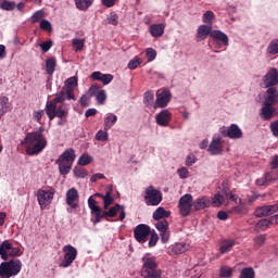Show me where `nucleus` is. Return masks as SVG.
Masks as SVG:
<instances>
[{
	"instance_id": "nucleus-1",
	"label": "nucleus",
	"mask_w": 278,
	"mask_h": 278,
	"mask_svg": "<svg viewBox=\"0 0 278 278\" xmlns=\"http://www.w3.org/2000/svg\"><path fill=\"white\" fill-rule=\"evenodd\" d=\"M66 100V93L60 91L55 97L46 103L45 112L49 121L53 118H68V109H65L63 105L58 106V103H64Z\"/></svg>"
},
{
	"instance_id": "nucleus-2",
	"label": "nucleus",
	"mask_w": 278,
	"mask_h": 278,
	"mask_svg": "<svg viewBox=\"0 0 278 278\" xmlns=\"http://www.w3.org/2000/svg\"><path fill=\"white\" fill-rule=\"evenodd\" d=\"M22 144H26L27 155H38V153H42L47 149V138L40 131L29 132Z\"/></svg>"
},
{
	"instance_id": "nucleus-3",
	"label": "nucleus",
	"mask_w": 278,
	"mask_h": 278,
	"mask_svg": "<svg viewBox=\"0 0 278 278\" xmlns=\"http://www.w3.org/2000/svg\"><path fill=\"white\" fill-rule=\"evenodd\" d=\"M277 88L267 89V97L265 98L264 106L261 110V116L263 121H270L277 110L273 106L277 103Z\"/></svg>"
},
{
	"instance_id": "nucleus-4",
	"label": "nucleus",
	"mask_w": 278,
	"mask_h": 278,
	"mask_svg": "<svg viewBox=\"0 0 278 278\" xmlns=\"http://www.w3.org/2000/svg\"><path fill=\"white\" fill-rule=\"evenodd\" d=\"M75 150L67 149L65 150L56 160V164L59 166L60 175H68L71 173V168H73V164L75 162Z\"/></svg>"
},
{
	"instance_id": "nucleus-5",
	"label": "nucleus",
	"mask_w": 278,
	"mask_h": 278,
	"mask_svg": "<svg viewBox=\"0 0 278 278\" xmlns=\"http://www.w3.org/2000/svg\"><path fill=\"white\" fill-rule=\"evenodd\" d=\"M23 268V263L21 260H11L9 262H2L0 264V278H11L16 277L21 269Z\"/></svg>"
},
{
	"instance_id": "nucleus-6",
	"label": "nucleus",
	"mask_w": 278,
	"mask_h": 278,
	"mask_svg": "<svg viewBox=\"0 0 278 278\" xmlns=\"http://www.w3.org/2000/svg\"><path fill=\"white\" fill-rule=\"evenodd\" d=\"M162 191L155 189L153 186H149L146 189L144 201L147 205L157 206L162 203Z\"/></svg>"
},
{
	"instance_id": "nucleus-7",
	"label": "nucleus",
	"mask_w": 278,
	"mask_h": 278,
	"mask_svg": "<svg viewBox=\"0 0 278 278\" xmlns=\"http://www.w3.org/2000/svg\"><path fill=\"white\" fill-rule=\"evenodd\" d=\"M53 197H55V189L53 188H50L49 190L39 189L37 191V201L41 210H45V207L51 205Z\"/></svg>"
},
{
	"instance_id": "nucleus-8",
	"label": "nucleus",
	"mask_w": 278,
	"mask_h": 278,
	"mask_svg": "<svg viewBox=\"0 0 278 278\" xmlns=\"http://www.w3.org/2000/svg\"><path fill=\"white\" fill-rule=\"evenodd\" d=\"M63 261L61 263V268H68V266L73 265V262L77 260V250L75 247L67 244L63 248Z\"/></svg>"
},
{
	"instance_id": "nucleus-9",
	"label": "nucleus",
	"mask_w": 278,
	"mask_h": 278,
	"mask_svg": "<svg viewBox=\"0 0 278 278\" xmlns=\"http://www.w3.org/2000/svg\"><path fill=\"white\" fill-rule=\"evenodd\" d=\"M150 233L151 227H149L147 224H139L134 229L135 240H137V242H139L140 244H144V242H147Z\"/></svg>"
},
{
	"instance_id": "nucleus-10",
	"label": "nucleus",
	"mask_w": 278,
	"mask_h": 278,
	"mask_svg": "<svg viewBox=\"0 0 278 278\" xmlns=\"http://www.w3.org/2000/svg\"><path fill=\"white\" fill-rule=\"evenodd\" d=\"M220 134L230 140H240L243 136L242 129L237 124H231L228 128H220Z\"/></svg>"
},
{
	"instance_id": "nucleus-11",
	"label": "nucleus",
	"mask_w": 278,
	"mask_h": 278,
	"mask_svg": "<svg viewBox=\"0 0 278 278\" xmlns=\"http://www.w3.org/2000/svg\"><path fill=\"white\" fill-rule=\"evenodd\" d=\"M178 207L181 216H190L192 212V194H185L179 199Z\"/></svg>"
},
{
	"instance_id": "nucleus-12",
	"label": "nucleus",
	"mask_w": 278,
	"mask_h": 278,
	"mask_svg": "<svg viewBox=\"0 0 278 278\" xmlns=\"http://www.w3.org/2000/svg\"><path fill=\"white\" fill-rule=\"evenodd\" d=\"M142 275L149 274V273H160L161 270L157 269V262L155 261V256H151L149 254H146L142 257Z\"/></svg>"
},
{
	"instance_id": "nucleus-13",
	"label": "nucleus",
	"mask_w": 278,
	"mask_h": 278,
	"mask_svg": "<svg viewBox=\"0 0 278 278\" xmlns=\"http://www.w3.org/2000/svg\"><path fill=\"white\" fill-rule=\"evenodd\" d=\"M263 81L265 84V88H275L278 84V70L273 67L270 68L267 74L264 76Z\"/></svg>"
},
{
	"instance_id": "nucleus-14",
	"label": "nucleus",
	"mask_w": 278,
	"mask_h": 278,
	"mask_svg": "<svg viewBox=\"0 0 278 278\" xmlns=\"http://www.w3.org/2000/svg\"><path fill=\"white\" fill-rule=\"evenodd\" d=\"M278 212V204H271V205H264L260 206L254 211V216L257 218H262L264 216H273V214H277Z\"/></svg>"
},
{
	"instance_id": "nucleus-15",
	"label": "nucleus",
	"mask_w": 278,
	"mask_h": 278,
	"mask_svg": "<svg viewBox=\"0 0 278 278\" xmlns=\"http://www.w3.org/2000/svg\"><path fill=\"white\" fill-rule=\"evenodd\" d=\"M75 88H77V76H73L65 81V90L63 89L65 99L75 101V94L73 93L75 92Z\"/></svg>"
},
{
	"instance_id": "nucleus-16",
	"label": "nucleus",
	"mask_w": 278,
	"mask_h": 278,
	"mask_svg": "<svg viewBox=\"0 0 278 278\" xmlns=\"http://www.w3.org/2000/svg\"><path fill=\"white\" fill-rule=\"evenodd\" d=\"M278 173L275 168H271L270 172L265 173L262 178L256 179V186H270L273 181H277Z\"/></svg>"
},
{
	"instance_id": "nucleus-17",
	"label": "nucleus",
	"mask_w": 278,
	"mask_h": 278,
	"mask_svg": "<svg viewBox=\"0 0 278 278\" xmlns=\"http://www.w3.org/2000/svg\"><path fill=\"white\" fill-rule=\"evenodd\" d=\"M172 94L170 91L165 89L161 93L156 94L154 108H166L170 103Z\"/></svg>"
},
{
	"instance_id": "nucleus-18",
	"label": "nucleus",
	"mask_w": 278,
	"mask_h": 278,
	"mask_svg": "<svg viewBox=\"0 0 278 278\" xmlns=\"http://www.w3.org/2000/svg\"><path fill=\"white\" fill-rule=\"evenodd\" d=\"M207 151L211 155H220L223 153V139L214 137Z\"/></svg>"
},
{
	"instance_id": "nucleus-19",
	"label": "nucleus",
	"mask_w": 278,
	"mask_h": 278,
	"mask_svg": "<svg viewBox=\"0 0 278 278\" xmlns=\"http://www.w3.org/2000/svg\"><path fill=\"white\" fill-rule=\"evenodd\" d=\"M77 199H79V192L77 189L72 188L66 192V203L72 210H77Z\"/></svg>"
},
{
	"instance_id": "nucleus-20",
	"label": "nucleus",
	"mask_w": 278,
	"mask_h": 278,
	"mask_svg": "<svg viewBox=\"0 0 278 278\" xmlns=\"http://www.w3.org/2000/svg\"><path fill=\"white\" fill-rule=\"evenodd\" d=\"M91 79H94L96 81H102V84H104V86H108V84H112L114 76L112 74H103L101 72H93L91 74Z\"/></svg>"
},
{
	"instance_id": "nucleus-21",
	"label": "nucleus",
	"mask_w": 278,
	"mask_h": 278,
	"mask_svg": "<svg viewBox=\"0 0 278 278\" xmlns=\"http://www.w3.org/2000/svg\"><path fill=\"white\" fill-rule=\"evenodd\" d=\"M89 93L91 97H96L100 105H103V103H105V100L108 99V96L105 94V90H99L97 86H92L89 89Z\"/></svg>"
},
{
	"instance_id": "nucleus-22",
	"label": "nucleus",
	"mask_w": 278,
	"mask_h": 278,
	"mask_svg": "<svg viewBox=\"0 0 278 278\" xmlns=\"http://www.w3.org/2000/svg\"><path fill=\"white\" fill-rule=\"evenodd\" d=\"M164 29H166V25L163 23L152 24L149 27V31L152 38H162V36H164Z\"/></svg>"
},
{
	"instance_id": "nucleus-23",
	"label": "nucleus",
	"mask_w": 278,
	"mask_h": 278,
	"mask_svg": "<svg viewBox=\"0 0 278 278\" xmlns=\"http://www.w3.org/2000/svg\"><path fill=\"white\" fill-rule=\"evenodd\" d=\"M212 205V201L207 197H202L197 199L193 202V208L195 212H201V210H205Z\"/></svg>"
},
{
	"instance_id": "nucleus-24",
	"label": "nucleus",
	"mask_w": 278,
	"mask_h": 278,
	"mask_svg": "<svg viewBox=\"0 0 278 278\" xmlns=\"http://www.w3.org/2000/svg\"><path fill=\"white\" fill-rule=\"evenodd\" d=\"M156 123L161 127H167L168 123H170V112L168 110H163L156 115Z\"/></svg>"
},
{
	"instance_id": "nucleus-25",
	"label": "nucleus",
	"mask_w": 278,
	"mask_h": 278,
	"mask_svg": "<svg viewBox=\"0 0 278 278\" xmlns=\"http://www.w3.org/2000/svg\"><path fill=\"white\" fill-rule=\"evenodd\" d=\"M8 112H12V102L10 98L2 96L0 97V117L8 114Z\"/></svg>"
},
{
	"instance_id": "nucleus-26",
	"label": "nucleus",
	"mask_w": 278,
	"mask_h": 278,
	"mask_svg": "<svg viewBox=\"0 0 278 278\" xmlns=\"http://www.w3.org/2000/svg\"><path fill=\"white\" fill-rule=\"evenodd\" d=\"M154 220H164L165 218H170V211H166L163 206L157 207L152 215Z\"/></svg>"
},
{
	"instance_id": "nucleus-27",
	"label": "nucleus",
	"mask_w": 278,
	"mask_h": 278,
	"mask_svg": "<svg viewBox=\"0 0 278 278\" xmlns=\"http://www.w3.org/2000/svg\"><path fill=\"white\" fill-rule=\"evenodd\" d=\"M10 249H12V243L10 242V240H4V241L0 244V257H1V260H3L4 262H8Z\"/></svg>"
},
{
	"instance_id": "nucleus-28",
	"label": "nucleus",
	"mask_w": 278,
	"mask_h": 278,
	"mask_svg": "<svg viewBox=\"0 0 278 278\" xmlns=\"http://www.w3.org/2000/svg\"><path fill=\"white\" fill-rule=\"evenodd\" d=\"M211 37L214 40H219V42H223V45H225V47H227L229 45V37L220 30H213L211 33Z\"/></svg>"
},
{
	"instance_id": "nucleus-29",
	"label": "nucleus",
	"mask_w": 278,
	"mask_h": 278,
	"mask_svg": "<svg viewBox=\"0 0 278 278\" xmlns=\"http://www.w3.org/2000/svg\"><path fill=\"white\" fill-rule=\"evenodd\" d=\"M233 247H236V241L233 239L224 240L220 243L219 251L222 254L229 253Z\"/></svg>"
},
{
	"instance_id": "nucleus-30",
	"label": "nucleus",
	"mask_w": 278,
	"mask_h": 278,
	"mask_svg": "<svg viewBox=\"0 0 278 278\" xmlns=\"http://www.w3.org/2000/svg\"><path fill=\"white\" fill-rule=\"evenodd\" d=\"M212 26L211 25H201L198 28V38L201 40H205L208 34H212Z\"/></svg>"
},
{
	"instance_id": "nucleus-31",
	"label": "nucleus",
	"mask_w": 278,
	"mask_h": 278,
	"mask_svg": "<svg viewBox=\"0 0 278 278\" xmlns=\"http://www.w3.org/2000/svg\"><path fill=\"white\" fill-rule=\"evenodd\" d=\"M94 3V0H75L77 10L86 12Z\"/></svg>"
},
{
	"instance_id": "nucleus-32",
	"label": "nucleus",
	"mask_w": 278,
	"mask_h": 278,
	"mask_svg": "<svg viewBox=\"0 0 278 278\" xmlns=\"http://www.w3.org/2000/svg\"><path fill=\"white\" fill-rule=\"evenodd\" d=\"M55 66H58L55 58L47 59L46 60V72H47V75H53V73H55Z\"/></svg>"
},
{
	"instance_id": "nucleus-33",
	"label": "nucleus",
	"mask_w": 278,
	"mask_h": 278,
	"mask_svg": "<svg viewBox=\"0 0 278 278\" xmlns=\"http://www.w3.org/2000/svg\"><path fill=\"white\" fill-rule=\"evenodd\" d=\"M116 121H118V117L115 114H110L104 118V129L108 131L109 129H112L114 125H116Z\"/></svg>"
},
{
	"instance_id": "nucleus-34",
	"label": "nucleus",
	"mask_w": 278,
	"mask_h": 278,
	"mask_svg": "<svg viewBox=\"0 0 278 278\" xmlns=\"http://www.w3.org/2000/svg\"><path fill=\"white\" fill-rule=\"evenodd\" d=\"M186 251H188V244L182 242L172 247V253H174V255H181V253H186Z\"/></svg>"
},
{
	"instance_id": "nucleus-35",
	"label": "nucleus",
	"mask_w": 278,
	"mask_h": 278,
	"mask_svg": "<svg viewBox=\"0 0 278 278\" xmlns=\"http://www.w3.org/2000/svg\"><path fill=\"white\" fill-rule=\"evenodd\" d=\"M270 225H275L274 218L270 217L268 218H264L257 222L256 227H258V229H262L263 231H266V229H268V227H270Z\"/></svg>"
},
{
	"instance_id": "nucleus-36",
	"label": "nucleus",
	"mask_w": 278,
	"mask_h": 278,
	"mask_svg": "<svg viewBox=\"0 0 278 278\" xmlns=\"http://www.w3.org/2000/svg\"><path fill=\"white\" fill-rule=\"evenodd\" d=\"M91 214L94 215L93 225H97V224L101 223L103 220V218H105V216H108L105 214V211H102L101 207L91 212Z\"/></svg>"
},
{
	"instance_id": "nucleus-37",
	"label": "nucleus",
	"mask_w": 278,
	"mask_h": 278,
	"mask_svg": "<svg viewBox=\"0 0 278 278\" xmlns=\"http://www.w3.org/2000/svg\"><path fill=\"white\" fill-rule=\"evenodd\" d=\"M233 212L236 214H249V206L242 200H239V204L233 207Z\"/></svg>"
},
{
	"instance_id": "nucleus-38",
	"label": "nucleus",
	"mask_w": 278,
	"mask_h": 278,
	"mask_svg": "<svg viewBox=\"0 0 278 278\" xmlns=\"http://www.w3.org/2000/svg\"><path fill=\"white\" fill-rule=\"evenodd\" d=\"M121 207H123V205H121V204H115V205L112 206L109 211H104V214H105L106 217H109V218H115L116 214H118V212H121Z\"/></svg>"
},
{
	"instance_id": "nucleus-39",
	"label": "nucleus",
	"mask_w": 278,
	"mask_h": 278,
	"mask_svg": "<svg viewBox=\"0 0 278 278\" xmlns=\"http://www.w3.org/2000/svg\"><path fill=\"white\" fill-rule=\"evenodd\" d=\"M240 278H255V269L245 267L240 273Z\"/></svg>"
},
{
	"instance_id": "nucleus-40",
	"label": "nucleus",
	"mask_w": 278,
	"mask_h": 278,
	"mask_svg": "<svg viewBox=\"0 0 278 278\" xmlns=\"http://www.w3.org/2000/svg\"><path fill=\"white\" fill-rule=\"evenodd\" d=\"M78 166H88V164H92V156L88 154H83L77 162Z\"/></svg>"
},
{
	"instance_id": "nucleus-41",
	"label": "nucleus",
	"mask_w": 278,
	"mask_h": 278,
	"mask_svg": "<svg viewBox=\"0 0 278 278\" xmlns=\"http://www.w3.org/2000/svg\"><path fill=\"white\" fill-rule=\"evenodd\" d=\"M72 45H73L75 51H84V46L86 45V40L75 38L72 40Z\"/></svg>"
},
{
	"instance_id": "nucleus-42",
	"label": "nucleus",
	"mask_w": 278,
	"mask_h": 278,
	"mask_svg": "<svg viewBox=\"0 0 278 278\" xmlns=\"http://www.w3.org/2000/svg\"><path fill=\"white\" fill-rule=\"evenodd\" d=\"M216 18V16L214 15V12L212 11H206L204 14H203V17H202V21L203 23H206V25H211L212 26V23L213 21Z\"/></svg>"
},
{
	"instance_id": "nucleus-43",
	"label": "nucleus",
	"mask_w": 278,
	"mask_h": 278,
	"mask_svg": "<svg viewBox=\"0 0 278 278\" xmlns=\"http://www.w3.org/2000/svg\"><path fill=\"white\" fill-rule=\"evenodd\" d=\"M267 53L270 55H277L278 53V39L270 41L269 46L267 47Z\"/></svg>"
},
{
	"instance_id": "nucleus-44",
	"label": "nucleus",
	"mask_w": 278,
	"mask_h": 278,
	"mask_svg": "<svg viewBox=\"0 0 278 278\" xmlns=\"http://www.w3.org/2000/svg\"><path fill=\"white\" fill-rule=\"evenodd\" d=\"M0 8L1 10H5L7 12H12V10L16 8V4L8 0H2Z\"/></svg>"
},
{
	"instance_id": "nucleus-45",
	"label": "nucleus",
	"mask_w": 278,
	"mask_h": 278,
	"mask_svg": "<svg viewBox=\"0 0 278 278\" xmlns=\"http://www.w3.org/2000/svg\"><path fill=\"white\" fill-rule=\"evenodd\" d=\"M155 228L157 229V231H160V233L162 231H168V220L166 219H161L155 224Z\"/></svg>"
},
{
	"instance_id": "nucleus-46",
	"label": "nucleus",
	"mask_w": 278,
	"mask_h": 278,
	"mask_svg": "<svg viewBox=\"0 0 278 278\" xmlns=\"http://www.w3.org/2000/svg\"><path fill=\"white\" fill-rule=\"evenodd\" d=\"M39 27L43 31H48V33L53 31V26L51 25V22H49V20H41Z\"/></svg>"
},
{
	"instance_id": "nucleus-47",
	"label": "nucleus",
	"mask_w": 278,
	"mask_h": 278,
	"mask_svg": "<svg viewBox=\"0 0 278 278\" xmlns=\"http://www.w3.org/2000/svg\"><path fill=\"white\" fill-rule=\"evenodd\" d=\"M74 175H75V177H78V179H84V178L88 177V172L85 168L75 167Z\"/></svg>"
},
{
	"instance_id": "nucleus-48",
	"label": "nucleus",
	"mask_w": 278,
	"mask_h": 278,
	"mask_svg": "<svg viewBox=\"0 0 278 278\" xmlns=\"http://www.w3.org/2000/svg\"><path fill=\"white\" fill-rule=\"evenodd\" d=\"M157 240H160L157 232H155V230L150 231V239H149V243H148L150 249L155 247V244H157Z\"/></svg>"
},
{
	"instance_id": "nucleus-49",
	"label": "nucleus",
	"mask_w": 278,
	"mask_h": 278,
	"mask_svg": "<svg viewBox=\"0 0 278 278\" xmlns=\"http://www.w3.org/2000/svg\"><path fill=\"white\" fill-rule=\"evenodd\" d=\"M42 116H45V110L34 111L33 113V121L42 125Z\"/></svg>"
},
{
	"instance_id": "nucleus-50",
	"label": "nucleus",
	"mask_w": 278,
	"mask_h": 278,
	"mask_svg": "<svg viewBox=\"0 0 278 278\" xmlns=\"http://www.w3.org/2000/svg\"><path fill=\"white\" fill-rule=\"evenodd\" d=\"M108 138H109V135H108V131L105 130H99L96 134V140H98V142H108Z\"/></svg>"
},
{
	"instance_id": "nucleus-51",
	"label": "nucleus",
	"mask_w": 278,
	"mask_h": 278,
	"mask_svg": "<svg viewBox=\"0 0 278 278\" xmlns=\"http://www.w3.org/2000/svg\"><path fill=\"white\" fill-rule=\"evenodd\" d=\"M140 64H142V60H140V58L136 56L128 62V68L130 71H136V67L140 66Z\"/></svg>"
},
{
	"instance_id": "nucleus-52",
	"label": "nucleus",
	"mask_w": 278,
	"mask_h": 278,
	"mask_svg": "<svg viewBox=\"0 0 278 278\" xmlns=\"http://www.w3.org/2000/svg\"><path fill=\"white\" fill-rule=\"evenodd\" d=\"M220 277L223 278H231V275H233V270L230 267L227 266H223L220 268V273H219Z\"/></svg>"
},
{
	"instance_id": "nucleus-53",
	"label": "nucleus",
	"mask_w": 278,
	"mask_h": 278,
	"mask_svg": "<svg viewBox=\"0 0 278 278\" xmlns=\"http://www.w3.org/2000/svg\"><path fill=\"white\" fill-rule=\"evenodd\" d=\"M225 201V197L220 193H216L213 198V205L214 207H220L223 205V202Z\"/></svg>"
},
{
	"instance_id": "nucleus-54",
	"label": "nucleus",
	"mask_w": 278,
	"mask_h": 278,
	"mask_svg": "<svg viewBox=\"0 0 278 278\" xmlns=\"http://www.w3.org/2000/svg\"><path fill=\"white\" fill-rule=\"evenodd\" d=\"M42 18H45V11L39 10L33 14L31 23H39V21H42Z\"/></svg>"
},
{
	"instance_id": "nucleus-55",
	"label": "nucleus",
	"mask_w": 278,
	"mask_h": 278,
	"mask_svg": "<svg viewBox=\"0 0 278 278\" xmlns=\"http://www.w3.org/2000/svg\"><path fill=\"white\" fill-rule=\"evenodd\" d=\"M146 55H147L148 62H153V60L157 58V51H155V49L153 48H149L147 49Z\"/></svg>"
},
{
	"instance_id": "nucleus-56",
	"label": "nucleus",
	"mask_w": 278,
	"mask_h": 278,
	"mask_svg": "<svg viewBox=\"0 0 278 278\" xmlns=\"http://www.w3.org/2000/svg\"><path fill=\"white\" fill-rule=\"evenodd\" d=\"M103 201H104V210H108V207H110V205L114 203V198H112V195L110 194V191L105 193V195L103 197Z\"/></svg>"
},
{
	"instance_id": "nucleus-57",
	"label": "nucleus",
	"mask_w": 278,
	"mask_h": 278,
	"mask_svg": "<svg viewBox=\"0 0 278 278\" xmlns=\"http://www.w3.org/2000/svg\"><path fill=\"white\" fill-rule=\"evenodd\" d=\"M39 47L42 53H47L51 49V47H53V41L48 40L46 42L39 43Z\"/></svg>"
},
{
	"instance_id": "nucleus-58",
	"label": "nucleus",
	"mask_w": 278,
	"mask_h": 278,
	"mask_svg": "<svg viewBox=\"0 0 278 278\" xmlns=\"http://www.w3.org/2000/svg\"><path fill=\"white\" fill-rule=\"evenodd\" d=\"M266 242V235H260L256 238H254V244L256 247H262Z\"/></svg>"
},
{
	"instance_id": "nucleus-59",
	"label": "nucleus",
	"mask_w": 278,
	"mask_h": 278,
	"mask_svg": "<svg viewBox=\"0 0 278 278\" xmlns=\"http://www.w3.org/2000/svg\"><path fill=\"white\" fill-rule=\"evenodd\" d=\"M269 129L273 136H275V138H278V119L270 123Z\"/></svg>"
},
{
	"instance_id": "nucleus-60",
	"label": "nucleus",
	"mask_w": 278,
	"mask_h": 278,
	"mask_svg": "<svg viewBox=\"0 0 278 278\" xmlns=\"http://www.w3.org/2000/svg\"><path fill=\"white\" fill-rule=\"evenodd\" d=\"M88 205H89V208L91 210V213L100 208V206L97 205V200L92 199V197H89Z\"/></svg>"
},
{
	"instance_id": "nucleus-61",
	"label": "nucleus",
	"mask_w": 278,
	"mask_h": 278,
	"mask_svg": "<svg viewBox=\"0 0 278 278\" xmlns=\"http://www.w3.org/2000/svg\"><path fill=\"white\" fill-rule=\"evenodd\" d=\"M109 25H118V15L116 13H111L108 17Z\"/></svg>"
},
{
	"instance_id": "nucleus-62",
	"label": "nucleus",
	"mask_w": 278,
	"mask_h": 278,
	"mask_svg": "<svg viewBox=\"0 0 278 278\" xmlns=\"http://www.w3.org/2000/svg\"><path fill=\"white\" fill-rule=\"evenodd\" d=\"M18 255H21V248H13V245H11L9 257H18Z\"/></svg>"
},
{
	"instance_id": "nucleus-63",
	"label": "nucleus",
	"mask_w": 278,
	"mask_h": 278,
	"mask_svg": "<svg viewBox=\"0 0 278 278\" xmlns=\"http://www.w3.org/2000/svg\"><path fill=\"white\" fill-rule=\"evenodd\" d=\"M170 240V230H165L161 232V241L163 244H166Z\"/></svg>"
},
{
	"instance_id": "nucleus-64",
	"label": "nucleus",
	"mask_w": 278,
	"mask_h": 278,
	"mask_svg": "<svg viewBox=\"0 0 278 278\" xmlns=\"http://www.w3.org/2000/svg\"><path fill=\"white\" fill-rule=\"evenodd\" d=\"M144 278H162V271L142 274Z\"/></svg>"
}]
</instances>
